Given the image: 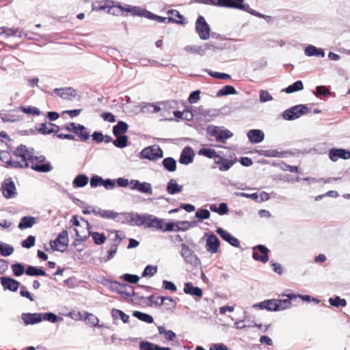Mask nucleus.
Here are the masks:
<instances>
[{
	"mask_svg": "<svg viewBox=\"0 0 350 350\" xmlns=\"http://www.w3.org/2000/svg\"><path fill=\"white\" fill-rule=\"evenodd\" d=\"M142 157L150 161H157L163 157L162 149L157 145L148 146L141 151Z\"/></svg>",
	"mask_w": 350,
	"mask_h": 350,
	"instance_id": "1a4fd4ad",
	"label": "nucleus"
},
{
	"mask_svg": "<svg viewBox=\"0 0 350 350\" xmlns=\"http://www.w3.org/2000/svg\"><path fill=\"white\" fill-rule=\"evenodd\" d=\"M304 89V85L301 81L299 80L294 82L293 84L286 88L284 91L287 94H292L293 92L302 90Z\"/></svg>",
	"mask_w": 350,
	"mask_h": 350,
	"instance_id": "49530a36",
	"label": "nucleus"
},
{
	"mask_svg": "<svg viewBox=\"0 0 350 350\" xmlns=\"http://www.w3.org/2000/svg\"><path fill=\"white\" fill-rule=\"evenodd\" d=\"M36 130L42 135H49L53 133H57L60 130V128L53 123H42L39 127H36Z\"/></svg>",
	"mask_w": 350,
	"mask_h": 350,
	"instance_id": "393cba45",
	"label": "nucleus"
},
{
	"mask_svg": "<svg viewBox=\"0 0 350 350\" xmlns=\"http://www.w3.org/2000/svg\"><path fill=\"white\" fill-rule=\"evenodd\" d=\"M1 284L4 290H9L12 292L17 291L21 283L16 280L10 277L3 276L0 278Z\"/></svg>",
	"mask_w": 350,
	"mask_h": 350,
	"instance_id": "a211bd4d",
	"label": "nucleus"
},
{
	"mask_svg": "<svg viewBox=\"0 0 350 350\" xmlns=\"http://www.w3.org/2000/svg\"><path fill=\"white\" fill-rule=\"evenodd\" d=\"M7 168H27L29 167V162L13 161L12 159L5 162V165Z\"/></svg>",
	"mask_w": 350,
	"mask_h": 350,
	"instance_id": "a19ab883",
	"label": "nucleus"
},
{
	"mask_svg": "<svg viewBox=\"0 0 350 350\" xmlns=\"http://www.w3.org/2000/svg\"><path fill=\"white\" fill-rule=\"evenodd\" d=\"M305 55L308 57L316 56L320 57H325V51L321 48H317L313 45H308L304 50Z\"/></svg>",
	"mask_w": 350,
	"mask_h": 350,
	"instance_id": "72a5a7b5",
	"label": "nucleus"
},
{
	"mask_svg": "<svg viewBox=\"0 0 350 350\" xmlns=\"http://www.w3.org/2000/svg\"><path fill=\"white\" fill-rule=\"evenodd\" d=\"M329 157L332 161L338 159H348L350 158V151L342 148H332L329 152Z\"/></svg>",
	"mask_w": 350,
	"mask_h": 350,
	"instance_id": "aec40b11",
	"label": "nucleus"
},
{
	"mask_svg": "<svg viewBox=\"0 0 350 350\" xmlns=\"http://www.w3.org/2000/svg\"><path fill=\"white\" fill-rule=\"evenodd\" d=\"M247 136L251 143L258 144L263 141L265 138L264 133L259 129H251L247 133Z\"/></svg>",
	"mask_w": 350,
	"mask_h": 350,
	"instance_id": "c85d7f7f",
	"label": "nucleus"
},
{
	"mask_svg": "<svg viewBox=\"0 0 350 350\" xmlns=\"http://www.w3.org/2000/svg\"><path fill=\"white\" fill-rule=\"evenodd\" d=\"M68 233L66 230H64L61 233L59 234L57 238L50 242V245L51 248L53 250H59L61 251L60 249L57 247V244L61 245L62 246L66 247L68 245ZM64 250H62L63 252Z\"/></svg>",
	"mask_w": 350,
	"mask_h": 350,
	"instance_id": "f3484780",
	"label": "nucleus"
},
{
	"mask_svg": "<svg viewBox=\"0 0 350 350\" xmlns=\"http://www.w3.org/2000/svg\"><path fill=\"white\" fill-rule=\"evenodd\" d=\"M113 3V1L107 0L105 2H96L95 3H93L92 7L93 10H104L105 8H108V12L112 13L113 14H115V12L113 11L115 8H117L120 11H126L127 12H131L133 16H144L146 18H147L148 13H150V11H148L144 9H141L140 8L137 6H131L127 5L126 8H124L120 5L115 7L113 5H112Z\"/></svg>",
	"mask_w": 350,
	"mask_h": 350,
	"instance_id": "f257e3e1",
	"label": "nucleus"
},
{
	"mask_svg": "<svg viewBox=\"0 0 350 350\" xmlns=\"http://www.w3.org/2000/svg\"><path fill=\"white\" fill-rule=\"evenodd\" d=\"M133 316L139 320L147 323H152L154 321V319L151 315L147 313L142 312L140 311H134Z\"/></svg>",
	"mask_w": 350,
	"mask_h": 350,
	"instance_id": "c03bdc74",
	"label": "nucleus"
},
{
	"mask_svg": "<svg viewBox=\"0 0 350 350\" xmlns=\"http://www.w3.org/2000/svg\"><path fill=\"white\" fill-rule=\"evenodd\" d=\"M46 158L44 156H32L30 158L31 163V168L39 172H48L52 170L53 167L49 162L43 163Z\"/></svg>",
	"mask_w": 350,
	"mask_h": 350,
	"instance_id": "0eeeda50",
	"label": "nucleus"
},
{
	"mask_svg": "<svg viewBox=\"0 0 350 350\" xmlns=\"http://www.w3.org/2000/svg\"><path fill=\"white\" fill-rule=\"evenodd\" d=\"M129 125L126 122L123 121H118L117 124L114 125L113 127V134L115 136L124 135L128 130Z\"/></svg>",
	"mask_w": 350,
	"mask_h": 350,
	"instance_id": "58836bf2",
	"label": "nucleus"
},
{
	"mask_svg": "<svg viewBox=\"0 0 350 350\" xmlns=\"http://www.w3.org/2000/svg\"><path fill=\"white\" fill-rule=\"evenodd\" d=\"M237 92L236 89L233 86L228 85H225L224 88L220 89L217 92V96L221 97V96H228V95L236 94Z\"/></svg>",
	"mask_w": 350,
	"mask_h": 350,
	"instance_id": "a18cd8bd",
	"label": "nucleus"
},
{
	"mask_svg": "<svg viewBox=\"0 0 350 350\" xmlns=\"http://www.w3.org/2000/svg\"><path fill=\"white\" fill-rule=\"evenodd\" d=\"M217 6L234 8L245 11L249 8V5L244 3V0H216Z\"/></svg>",
	"mask_w": 350,
	"mask_h": 350,
	"instance_id": "9d476101",
	"label": "nucleus"
},
{
	"mask_svg": "<svg viewBox=\"0 0 350 350\" xmlns=\"http://www.w3.org/2000/svg\"><path fill=\"white\" fill-rule=\"evenodd\" d=\"M183 291L185 294L197 297H202L203 295L202 290L198 286H194L191 282H187L184 284Z\"/></svg>",
	"mask_w": 350,
	"mask_h": 350,
	"instance_id": "c756f323",
	"label": "nucleus"
},
{
	"mask_svg": "<svg viewBox=\"0 0 350 350\" xmlns=\"http://www.w3.org/2000/svg\"><path fill=\"white\" fill-rule=\"evenodd\" d=\"M183 187L178 185L174 179H170L167 184L166 190L168 193L174 195L183 191Z\"/></svg>",
	"mask_w": 350,
	"mask_h": 350,
	"instance_id": "f704fd0d",
	"label": "nucleus"
},
{
	"mask_svg": "<svg viewBox=\"0 0 350 350\" xmlns=\"http://www.w3.org/2000/svg\"><path fill=\"white\" fill-rule=\"evenodd\" d=\"M118 221L122 223H129L131 226H144L145 224V214H139L137 213H120V217L118 218Z\"/></svg>",
	"mask_w": 350,
	"mask_h": 350,
	"instance_id": "39448f33",
	"label": "nucleus"
},
{
	"mask_svg": "<svg viewBox=\"0 0 350 350\" xmlns=\"http://www.w3.org/2000/svg\"><path fill=\"white\" fill-rule=\"evenodd\" d=\"M14 247L5 243L0 241V255L9 256L13 254Z\"/></svg>",
	"mask_w": 350,
	"mask_h": 350,
	"instance_id": "de8ad7c7",
	"label": "nucleus"
},
{
	"mask_svg": "<svg viewBox=\"0 0 350 350\" xmlns=\"http://www.w3.org/2000/svg\"><path fill=\"white\" fill-rule=\"evenodd\" d=\"M42 320H45L53 323L57 322L59 320H63V318L59 317L57 314L51 312L42 313Z\"/></svg>",
	"mask_w": 350,
	"mask_h": 350,
	"instance_id": "13d9d810",
	"label": "nucleus"
},
{
	"mask_svg": "<svg viewBox=\"0 0 350 350\" xmlns=\"http://www.w3.org/2000/svg\"><path fill=\"white\" fill-rule=\"evenodd\" d=\"M288 299H275L276 311L283 310L288 308L291 306V300L295 299L297 295L295 294H289L287 295Z\"/></svg>",
	"mask_w": 350,
	"mask_h": 350,
	"instance_id": "7c9ffc66",
	"label": "nucleus"
},
{
	"mask_svg": "<svg viewBox=\"0 0 350 350\" xmlns=\"http://www.w3.org/2000/svg\"><path fill=\"white\" fill-rule=\"evenodd\" d=\"M196 225V221H177L176 222L170 221L165 224H163V229H159L163 232H178V231H186L188 229L193 228Z\"/></svg>",
	"mask_w": 350,
	"mask_h": 350,
	"instance_id": "20e7f679",
	"label": "nucleus"
},
{
	"mask_svg": "<svg viewBox=\"0 0 350 350\" xmlns=\"http://www.w3.org/2000/svg\"><path fill=\"white\" fill-rule=\"evenodd\" d=\"M234 163V161L230 160L226 158H224L221 161V165L219 166V170L221 172L228 171L231 168Z\"/></svg>",
	"mask_w": 350,
	"mask_h": 350,
	"instance_id": "0e129e2a",
	"label": "nucleus"
},
{
	"mask_svg": "<svg viewBox=\"0 0 350 350\" xmlns=\"http://www.w3.org/2000/svg\"><path fill=\"white\" fill-rule=\"evenodd\" d=\"M5 33L7 36H16L18 38H25L28 40H33L31 36L32 32L27 31L26 33L23 32L19 29H9L7 27H1L0 28V34Z\"/></svg>",
	"mask_w": 350,
	"mask_h": 350,
	"instance_id": "2eb2a0df",
	"label": "nucleus"
},
{
	"mask_svg": "<svg viewBox=\"0 0 350 350\" xmlns=\"http://www.w3.org/2000/svg\"><path fill=\"white\" fill-rule=\"evenodd\" d=\"M77 96V92L72 88H64L63 92L60 94V97L64 99L71 100L72 98H75Z\"/></svg>",
	"mask_w": 350,
	"mask_h": 350,
	"instance_id": "5fc2aeb1",
	"label": "nucleus"
},
{
	"mask_svg": "<svg viewBox=\"0 0 350 350\" xmlns=\"http://www.w3.org/2000/svg\"><path fill=\"white\" fill-rule=\"evenodd\" d=\"M120 278L130 284H137L139 280V277L138 275L130 273H125Z\"/></svg>",
	"mask_w": 350,
	"mask_h": 350,
	"instance_id": "69168bd1",
	"label": "nucleus"
},
{
	"mask_svg": "<svg viewBox=\"0 0 350 350\" xmlns=\"http://www.w3.org/2000/svg\"><path fill=\"white\" fill-rule=\"evenodd\" d=\"M309 111L308 107L306 105H297L282 112V116L286 120H294L299 118L302 115Z\"/></svg>",
	"mask_w": 350,
	"mask_h": 350,
	"instance_id": "423d86ee",
	"label": "nucleus"
},
{
	"mask_svg": "<svg viewBox=\"0 0 350 350\" xmlns=\"http://www.w3.org/2000/svg\"><path fill=\"white\" fill-rule=\"evenodd\" d=\"M198 154L203 155L208 159H214L217 157V152L212 148H202L198 151Z\"/></svg>",
	"mask_w": 350,
	"mask_h": 350,
	"instance_id": "603ef678",
	"label": "nucleus"
},
{
	"mask_svg": "<svg viewBox=\"0 0 350 350\" xmlns=\"http://www.w3.org/2000/svg\"><path fill=\"white\" fill-rule=\"evenodd\" d=\"M111 316L114 320L120 319L123 323H126L129 321V316L125 314L122 310L113 308L111 310Z\"/></svg>",
	"mask_w": 350,
	"mask_h": 350,
	"instance_id": "37998d69",
	"label": "nucleus"
},
{
	"mask_svg": "<svg viewBox=\"0 0 350 350\" xmlns=\"http://www.w3.org/2000/svg\"><path fill=\"white\" fill-rule=\"evenodd\" d=\"M21 319L26 325H34L42 321V313H23Z\"/></svg>",
	"mask_w": 350,
	"mask_h": 350,
	"instance_id": "5701e85b",
	"label": "nucleus"
},
{
	"mask_svg": "<svg viewBox=\"0 0 350 350\" xmlns=\"http://www.w3.org/2000/svg\"><path fill=\"white\" fill-rule=\"evenodd\" d=\"M89 178L84 174L77 175L72 181V185L75 188H81L86 186L88 183Z\"/></svg>",
	"mask_w": 350,
	"mask_h": 350,
	"instance_id": "e433bc0d",
	"label": "nucleus"
},
{
	"mask_svg": "<svg viewBox=\"0 0 350 350\" xmlns=\"http://www.w3.org/2000/svg\"><path fill=\"white\" fill-rule=\"evenodd\" d=\"M82 221H84L86 224L87 228L88 230V235L91 236L94 240V242L96 245H102L105 243L106 240V237L103 233H99L98 232H91L90 229L92 228L90 223L83 218H81Z\"/></svg>",
	"mask_w": 350,
	"mask_h": 350,
	"instance_id": "a878e982",
	"label": "nucleus"
},
{
	"mask_svg": "<svg viewBox=\"0 0 350 350\" xmlns=\"http://www.w3.org/2000/svg\"><path fill=\"white\" fill-rule=\"evenodd\" d=\"M313 94L317 96H327L330 94L329 90L324 85H319L316 88V92H313Z\"/></svg>",
	"mask_w": 350,
	"mask_h": 350,
	"instance_id": "338daca9",
	"label": "nucleus"
},
{
	"mask_svg": "<svg viewBox=\"0 0 350 350\" xmlns=\"http://www.w3.org/2000/svg\"><path fill=\"white\" fill-rule=\"evenodd\" d=\"M160 105H163V111L170 113L172 110L178 108V103L175 100H168L161 103Z\"/></svg>",
	"mask_w": 350,
	"mask_h": 350,
	"instance_id": "4d7b16f0",
	"label": "nucleus"
},
{
	"mask_svg": "<svg viewBox=\"0 0 350 350\" xmlns=\"http://www.w3.org/2000/svg\"><path fill=\"white\" fill-rule=\"evenodd\" d=\"M254 308L267 310L268 311H276L275 299H267L253 306Z\"/></svg>",
	"mask_w": 350,
	"mask_h": 350,
	"instance_id": "2f4dec72",
	"label": "nucleus"
},
{
	"mask_svg": "<svg viewBox=\"0 0 350 350\" xmlns=\"http://www.w3.org/2000/svg\"><path fill=\"white\" fill-rule=\"evenodd\" d=\"M329 303L330 305L334 307H345L347 306V301L345 299H342L339 296H336L335 297H332L329 299Z\"/></svg>",
	"mask_w": 350,
	"mask_h": 350,
	"instance_id": "bf43d9fd",
	"label": "nucleus"
},
{
	"mask_svg": "<svg viewBox=\"0 0 350 350\" xmlns=\"http://www.w3.org/2000/svg\"><path fill=\"white\" fill-rule=\"evenodd\" d=\"M147 18L156 21L158 23H175L180 24V25H185L186 23V22H183L182 21H177L175 18H174L173 17H168V18L163 17V16H160L159 15L154 14L150 12V13H148Z\"/></svg>",
	"mask_w": 350,
	"mask_h": 350,
	"instance_id": "cd10ccee",
	"label": "nucleus"
},
{
	"mask_svg": "<svg viewBox=\"0 0 350 350\" xmlns=\"http://www.w3.org/2000/svg\"><path fill=\"white\" fill-rule=\"evenodd\" d=\"M74 133L81 142H87L90 137V132L83 124H78Z\"/></svg>",
	"mask_w": 350,
	"mask_h": 350,
	"instance_id": "473e14b6",
	"label": "nucleus"
},
{
	"mask_svg": "<svg viewBox=\"0 0 350 350\" xmlns=\"http://www.w3.org/2000/svg\"><path fill=\"white\" fill-rule=\"evenodd\" d=\"M179 253L185 263L189 264L193 267H198L201 265L200 259L189 245L182 243Z\"/></svg>",
	"mask_w": 350,
	"mask_h": 350,
	"instance_id": "f03ea898",
	"label": "nucleus"
},
{
	"mask_svg": "<svg viewBox=\"0 0 350 350\" xmlns=\"http://www.w3.org/2000/svg\"><path fill=\"white\" fill-rule=\"evenodd\" d=\"M184 50L187 53L198 54L200 55H204V46H202L187 45L184 48Z\"/></svg>",
	"mask_w": 350,
	"mask_h": 350,
	"instance_id": "3c124183",
	"label": "nucleus"
},
{
	"mask_svg": "<svg viewBox=\"0 0 350 350\" xmlns=\"http://www.w3.org/2000/svg\"><path fill=\"white\" fill-rule=\"evenodd\" d=\"M157 271V267L154 265H147L144 269L142 276V277H152Z\"/></svg>",
	"mask_w": 350,
	"mask_h": 350,
	"instance_id": "052dcab7",
	"label": "nucleus"
},
{
	"mask_svg": "<svg viewBox=\"0 0 350 350\" xmlns=\"http://www.w3.org/2000/svg\"><path fill=\"white\" fill-rule=\"evenodd\" d=\"M18 109L25 113L34 116H39L40 111L38 108L32 106H21Z\"/></svg>",
	"mask_w": 350,
	"mask_h": 350,
	"instance_id": "6e6d98bb",
	"label": "nucleus"
},
{
	"mask_svg": "<svg viewBox=\"0 0 350 350\" xmlns=\"http://www.w3.org/2000/svg\"><path fill=\"white\" fill-rule=\"evenodd\" d=\"M260 154L268 157H282L284 154L282 152L273 149L262 150Z\"/></svg>",
	"mask_w": 350,
	"mask_h": 350,
	"instance_id": "680f3d73",
	"label": "nucleus"
},
{
	"mask_svg": "<svg viewBox=\"0 0 350 350\" xmlns=\"http://www.w3.org/2000/svg\"><path fill=\"white\" fill-rule=\"evenodd\" d=\"M25 273L29 276H46L47 275L46 271L38 267L28 265L26 268Z\"/></svg>",
	"mask_w": 350,
	"mask_h": 350,
	"instance_id": "c9c22d12",
	"label": "nucleus"
},
{
	"mask_svg": "<svg viewBox=\"0 0 350 350\" xmlns=\"http://www.w3.org/2000/svg\"><path fill=\"white\" fill-rule=\"evenodd\" d=\"M164 219H159L153 215L145 214V224L144 228H155L157 230L163 229V222Z\"/></svg>",
	"mask_w": 350,
	"mask_h": 350,
	"instance_id": "dca6fc26",
	"label": "nucleus"
},
{
	"mask_svg": "<svg viewBox=\"0 0 350 350\" xmlns=\"http://www.w3.org/2000/svg\"><path fill=\"white\" fill-rule=\"evenodd\" d=\"M269 250L264 245H258L253 247L252 257L254 260L263 263L269 260Z\"/></svg>",
	"mask_w": 350,
	"mask_h": 350,
	"instance_id": "f8f14e48",
	"label": "nucleus"
},
{
	"mask_svg": "<svg viewBox=\"0 0 350 350\" xmlns=\"http://www.w3.org/2000/svg\"><path fill=\"white\" fill-rule=\"evenodd\" d=\"M130 185L132 190H137L142 193L152 194V185L149 183L140 182L138 180H131Z\"/></svg>",
	"mask_w": 350,
	"mask_h": 350,
	"instance_id": "ddd939ff",
	"label": "nucleus"
},
{
	"mask_svg": "<svg viewBox=\"0 0 350 350\" xmlns=\"http://www.w3.org/2000/svg\"><path fill=\"white\" fill-rule=\"evenodd\" d=\"M158 331L159 334H164L165 339L169 341H173L176 336L173 331L166 330L163 326H159Z\"/></svg>",
	"mask_w": 350,
	"mask_h": 350,
	"instance_id": "864d4df0",
	"label": "nucleus"
},
{
	"mask_svg": "<svg viewBox=\"0 0 350 350\" xmlns=\"http://www.w3.org/2000/svg\"><path fill=\"white\" fill-rule=\"evenodd\" d=\"M36 223V219L31 216H24L21 219L18 224V228L21 230L31 228Z\"/></svg>",
	"mask_w": 350,
	"mask_h": 350,
	"instance_id": "4c0bfd02",
	"label": "nucleus"
},
{
	"mask_svg": "<svg viewBox=\"0 0 350 350\" xmlns=\"http://www.w3.org/2000/svg\"><path fill=\"white\" fill-rule=\"evenodd\" d=\"M1 191L3 197L6 199L15 197L16 195V188L11 178H6L2 182Z\"/></svg>",
	"mask_w": 350,
	"mask_h": 350,
	"instance_id": "9b49d317",
	"label": "nucleus"
},
{
	"mask_svg": "<svg viewBox=\"0 0 350 350\" xmlns=\"http://www.w3.org/2000/svg\"><path fill=\"white\" fill-rule=\"evenodd\" d=\"M16 157H21L24 162H29L32 155L29 153L27 147L25 145L21 144L13 152Z\"/></svg>",
	"mask_w": 350,
	"mask_h": 350,
	"instance_id": "bb28decb",
	"label": "nucleus"
},
{
	"mask_svg": "<svg viewBox=\"0 0 350 350\" xmlns=\"http://www.w3.org/2000/svg\"><path fill=\"white\" fill-rule=\"evenodd\" d=\"M219 245L220 241L218 237L215 234H211L206 239L205 247L207 252L215 254L218 252Z\"/></svg>",
	"mask_w": 350,
	"mask_h": 350,
	"instance_id": "6ab92c4d",
	"label": "nucleus"
},
{
	"mask_svg": "<svg viewBox=\"0 0 350 350\" xmlns=\"http://www.w3.org/2000/svg\"><path fill=\"white\" fill-rule=\"evenodd\" d=\"M162 164L163 167L170 172H174L176 170V161L172 157L165 158L162 161Z\"/></svg>",
	"mask_w": 350,
	"mask_h": 350,
	"instance_id": "ea45409f",
	"label": "nucleus"
},
{
	"mask_svg": "<svg viewBox=\"0 0 350 350\" xmlns=\"http://www.w3.org/2000/svg\"><path fill=\"white\" fill-rule=\"evenodd\" d=\"M194 157L195 153L192 148L190 146H186L180 153L179 162L181 164L189 165L193 162Z\"/></svg>",
	"mask_w": 350,
	"mask_h": 350,
	"instance_id": "412c9836",
	"label": "nucleus"
},
{
	"mask_svg": "<svg viewBox=\"0 0 350 350\" xmlns=\"http://www.w3.org/2000/svg\"><path fill=\"white\" fill-rule=\"evenodd\" d=\"M109 287L111 291L117 292L124 298H129L132 296H136L138 293H135L132 286L128 284H121L117 281L109 280Z\"/></svg>",
	"mask_w": 350,
	"mask_h": 350,
	"instance_id": "7ed1b4c3",
	"label": "nucleus"
},
{
	"mask_svg": "<svg viewBox=\"0 0 350 350\" xmlns=\"http://www.w3.org/2000/svg\"><path fill=\"white\" fill-rule=\"evenodd\" d=\"M36 243V237L33 235H29L27 238L21 242V245L24 248L29 249L34 246Z\"/></svg>",
	"mask_w": 350,
	"mask_h": 350,
	"instance_id": "e2e57ef3",
	"label": "nucleus"
},
{
	"mask_svg": "<svg viewBox=\"0 0 350 350\" xmlns=\"http://www.w3.org/2000/svg\"><path fill=\"white\" fill-rule=\"evenodd\" d=\"M13 275L16 277L22 275L26 271L24 265L21 262H16L11 265Z\"/></svg>",
	"mask_w": 350,
	"mask_h": 350,
	"instance_id": "8fccbe9b",
	"label": "nucleus"
},
{
	"mask_svg": "<svg viewBox=\"0 0 350 350\" xmlns=\"http://www.w3.org/2000/svg\"><path fill=\"white\" fill-rule=\"evenodd\" d=\"M216 232L226 242L230 244L232 246L235 247H240L239 241L234 237H233L228 232L224 230L221 228H217L216 230Z\"/></svg>",
	"mask_w": 350,
	"mask_h": 350,
	"instance_id": "4be33fe9",
	"label": "nucleus"
},
{
	"mask_svg": "<svg viewBox=\"0 0 350 350\" xmlns=\"http://www.w3.org/2000/svg\"><path fill=\"white\" fill-rule=\"evenodd\" d=\"M211 216L209 211L204 208H200L196 212V217L200 220L208 219Z\"/></svg>",
	"mask_w": 350,
	"mask_h": 350,
	"instance_id": "774afa93",
	"label": "nucleus"
},
{
	"mask_svg": "<svg viewBox=\"0 0 350 350\" xmlns=\"http://www.w3.org/2000/svg\"><path fill=\"white\" fill-rule=\"evenodd\" d=\"M116 139L113 141V145L120 148H125L128 146V136L125 135H120L116 136Z\"/></svg>",
	"mask_w": 350,
	"mask_h": 350,
	"instance_id": "79ce46f5",
	"label": "nucleus"
},
{
	"mask_svg": "<svg viewBox=\"0 0 350 350\" xmlns=\"http://www.w3.org/2000/svg\"><path fill=\"white\" fill-rule=\"evenodd\" d=\"M233 134L231 131L228 129H219V134L217 136V142L221 143H225L226 140L231 137Z\"/></svg>",
	"mask_w": 350,
	"mask_h": 350,
	"instance_id": "09e8293b",
	"label": "nucleus"
},
{
	"mask_svg": "<svg viewBox=\"0 0 350 350\" xmlns=\"http://www.w3.org/2000/svg\"><path fill=\"white\" fill-rule=\"evenodd\" d=\"M196 31L201 40L210 38L211 28L202 16H199L196 21Z\"/></svg>",
	"mask_w": 350,
	"mask_h": 350,
	"instance_id": "6e6552de",
	"label": "nucleus"
},
{
	"mask_svg": "<svg viewBox=\"0 0 350 350\" xmlns=\"http://www.w3.org/2000/svg\"><path fill=\"white\" fill-rule=\"evenodd\" d=\"M122 238L120 237L118 232H116L115 237L112 239V243L110 245V247L107 251V256L104 260L105 262L109 261L112 259L117 252L118 247L120 244Z\"/></svg>",
	"mask_w": 350,
	"mask_h": 350,
	"instance_id": "b1692460",
	"label": "nucleus"
},
{
	"mask_svg": "<svg viewBox=\"0 0 350 350\" xmlns=\"http://www.w3.org/2000/svg\"><path fill=\"white\" fill-rule=\"evenodd\" d=\"M147 299L150 301V304L149 306L154 305L156 307H160L165 304V301H169L170 304L171 308H176V301L171 297L167 296H159L155 297L154 295H151L147 297Z\"/></svg>",
	"mask_w": 350,
	"mask_h": 350,
	"instance_id": "4468645a",
	"label": "nucleus"
}]
</instances>
